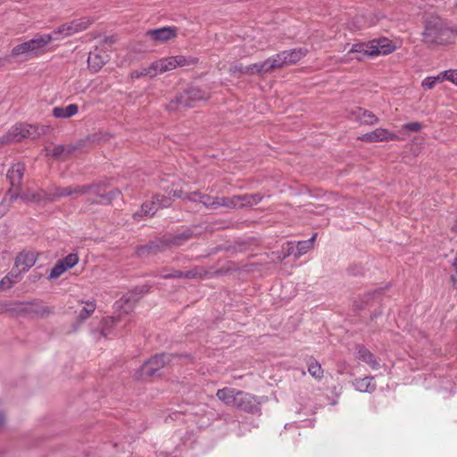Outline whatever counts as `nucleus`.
<instances>
[{"label":"nucleus","mask_w":457,"mask_h":457,"mask_svg":"<svg viewBox=\"0 0 457 457\" xmlns=\"http://www.w3.org/2000/svg\"><path fill=\"white\" fill-rule=\"evenodd\" d=\"M108 54L98 48L91 51L87 57V63L90 70L94 72H97L102 67L108 62Z\"/></svg>","instance_id":"19"},{"label":"nucleus","mask_w":457,"mask_h":457,"mask_svg":"<svg viewBox=\"0 0 457 457\" xmlns=\"http://www.w3.org/2000/svg\"><path fill=\"white\" fill-rule=\"evenodd\" d=\"M21 280V276L12 269L5 277L0 280V291L11 288Z\"/></svg>","instance_id":"28"},{"label":"nucleus","mask_w":457,"mask_h":457,"mask_svg":"<svg viewBox=\"0 0 457 457\" xmlns=\"http://www.w3.org/2000/svg\"><path fill=\"white\" fill-rule=\"evenodd\" d=\"M244 68L242 64H233L229 67V72L235 76L245 75Z\"/></svg>","instance_id":"45"},{"label":"nucleus","mask_w":457,"mask_h":457,"mask_svg":"<svg viewBox=\"0 0 457 457\" xmlns=\"http://www.w3.org/2000/svg\"><path fill=\"white\" fill-rule=\"evenodd\" d=\"M159 210V206L157 204L156 199H154V196L151 200L145 201L141 205V213H135L134 217L137 219V217L149 216L152 217L154 213Z\"/></svg>","instance_id":"27"},{"label":"nucleus","mask_w":457,"mask_h":457,"mask_svg":"<svg viewBox=\"0 0 457 457\" xmlns=\"http://www.w3.org/2000/svg\"><path fill=\"white\" fill-rule=\"evenodd\" d=\"M46 194L43 195L40 192H32L30 190H28L27 192L23 194H20L18 198L22 199L26 202H39L42 199L46 198Z\"/></svg>","instance_id":"35"},{"label":"nucleus","mask_w":457,"mask_h":457,"mask_svg":"<svg viewBox=\"0 0 457 457\" xmlns=\"http://www.w3.org/2000/svg\"><path fill=\"white\" fill-rule=\"evenodd\" d=\"M0 312H7L12 316H40L45 317L53 312L49 307L38 306L35 303H6L0 306Z\"/></svg>","instance_id":"2"},{"label":"nucleus","mask_w":457,"mask_h":457,"mask_svg":"<svg viewBox=\"0 0 457 457\" xmlns=\"http://www.w3.org/2000/svg\"><path fill=\"white\" fill-rule=\"evenodd\" d=\"M449 30L439 18H432L426 22L423 32L424 40L430 44H444Z\"/></svg>","instance_id":"6"},{"label":"nucleus","mask_w":457,"mask_h":457,"mask_svg":"<svg viewBox=\"0 0 457 457\" xmlns=\"http://www.w3.org/2000/svg\"><path fill=\"white\" fill-rule=\"evenodd\" d=\"M240 390L225 387L217 391L216 396L228 406L235 407Z\"/></svg>","instance_id":"20"},{"label":"nucleus","mask_w":457,"mask_h":457,"mask_svg":"<svg viewBox=\"0 0 457 457\" xmlns=\"http://www.w3.org/2000/svg\"><path fill=\"white\" fill-rule=\"evenodd\" d=\"M245 40H246L245 45L249 44L250 48L253 51L257 50V49H263V47H264V44L261 40L255 41L254 38H250V37H247V38Z\"/></svg>","instance_id":"44"},{"label":"nucleus","mask_w":457,"mask_h":457,"mask_svg":"<svg viewBox=\"0 0 457 457\" xmlns=\"http://www.w3.org/2000/svg\"><path fill=\"white\" fill-rule=\"evenodd\" d=\"M373 377H365L361 378H356L353 385L357 391L362 393H372L376 390V385L372 382Z\"/></svg>","instance_id":"24"},{"label":"nucleus","mask_w":457,"mask_h":457,"mask_svg":"<svg viewBox=\"0 0 457 457\" xmlns=\"http://www.w3.org/2000/svg\"><path fill=\"white\" fill-rule=\"evenodd\" d=\"M360 140L365 142H383V141H393L399 139L398 136L389 130L382 128L376 129L373 131L363 134L359 137Z\"/></svg>","instance_id":"16"},{"label":"nucleus","mask_w":457,"mask_h":457,"mask_svg":"<svg viewBox=\"0 0 457 457\" xmlns=\"http://www.w3.org/2000/svg\"><path fill=\"white\" fill-rule=\"evenodd\" d=\"M192 237V232L186 229L177 234H167L160 239L151 241L145 245L137 247V253L138 256H145L150 253H155L163 251L166 248H175L185 245Z\"/></svg>","instance_id":"1"},{"label":"nucleus","mask_w":457,"mask_h":457,"mask_svg":"<svg viewBox=\"0 0 457 457\" xmlns=\"http://www.w3.org/2000/svg\"><path fill=\"white\" fill-rule=\"evenodd\" d=\"M149 291L148 286L137 287L132 291L122 295L118 301L115 303V308L118 312L121 313L128 314L131 312L136 305V303L139 301L143 295L146 294Z\"/></svg>","instance_id":"8"},{"label":"nucleus","mask_w":457,"mask_h":457,"mask_svg":"<svg viewBox=\"0 0 457 457\" xmlns=\"http://www.w3.org/2000/svg\"><path fill=\"white\" fill-rule=\"evenodd\" d=\"M154 199H156L159 209L168 208L172 204V197L169 195L155 194L154 195Z\"/></svg>","instance_id":"39"},{"label":"nucleus","mask_w":457,"mask_h":457,"mask_svg":"<svg viewBox=\"0 0 457 457\" xmlns=\"http://www.w3.org/2000/svg\"><path fill=\"white\" fill-rule=\"evenodd\" d=\"M260 404L261 403L257 400L256 396L240 391L235 407L245 412L255 413L260 411Z\"/></svg>","instance_id":"14"},{"label":"nucleus","mask_w":457,"mask_h":457,"mask_svg":"<svg viewBox=\"0 0 457 457\" xmlns=\"http://www.w3.org/2000/svg\"><path fill=\"white\" fill-rule=\"evenodd\" d=\"M92 23L93 20L91 18L82 17L62 24L48 35L54 36V40H60L87 29Z\"/></svg>","instance_id":"5"},{"label":"nucleus","mask_w":457,"mask_h":457,"mask_svg":"<svg viewBox=\"0 0 457 457\" xmlns=\"http://www.w3.org/2000/svg\"><path fill=\"white\" fill-rule=\"evenodd\" d=\"M9 131L12 140L21 142L24 138L36 139L39 137L43 129L30 124L19 123L12 127Z\"/></svg>","instance_id":"13"},{"label":"nucleus","mask_w":457,"mask_h":457,"mask_svg":"<svg viewBox=\"0 0 457 457\" xmlns=\"http://www.w3.org/2000/svg\"><path fill=\"white\" fill-rule=\"evenodd\" d=\"M96 185H81L71 187V195L81 196L84 195H87L91 192L92 189L97 188Z\"/></svg>","instance_id":"36"},{"label":"nucleus","mask_w":457,"mask_h":457,"mask_svg":"<svg viewBox=\"0 0 457 457\" xmlns=\"http://www.w3.org/2000/svg\"><path fill=\"white\" fill-rule=\"evenodd\" d=\"M252 65L255 75L259 76H263L277 70L273 56L267 58L263 62L253 63Z\"/></svg>","instance_id":"22"},{"label":"nucleus","mask_w":457,"mask_h":457,"mask_svg":"<svg viewBox=\"0 0 457 457\" xmlns=\"http://www.w3.org/2000/svg\"><path fill=\"white\" fill-rule=\"evenodd\" d=\"M403 128L409 131L417 132V131L420 130L421 124L419 122H410V123L404 124Z\"/></svg>","instance_id":"46"},{"label":"nucleus","mask_w":457,"mask_h":457,"mask_svg":"<svg viewBox=\"0 0 457 457\" xmlns=\"http://www.w3.org/2000/svg\"><path fill=\"white\" fill-rule=\"evenodd\" d=\"M132 79H139L142 77H155L157 76L155 70H154V62H152L148 67H144L139 70L133 71L130 74Z\"/></svg>","instance_id":"33"},{"label":"nucleus","mask_w":457,"mask_h":457,"mask_svg":"<svg viewBox=\"0 0 457 457\" xmlns=\"http://www.w3.org/2000/svg\"><path fill=\"white\" fill-rule=\"evenodd\" d=\"M96 186H98L97 188H94L91 190V192L89 194H93L96 196H98L100 199H101V195L102 194V187L104 186V185H102V184H96Z\"/></svg>","instance_id":"48"},{"label":"nucleus","mask_w":457,"mask_h":457,"mask_svg":"<svg viewBox=\"0 0 457 457\" xmlns=\"http://www.w3.org/2000/svg\"><path fill=\"white\" fill-rule=\"evenodd\" d=\"M262 199V195L260 194L235 195L232 198H220L216 199L212 203H208L204 200V196H202V204L204 205H219V206H252L259 204Z\"/></svg>","instance_id":"7"},{"label":"nucleus","mask_w":457,"mask_h":457,"mask_svg":"<svg viewBox=\"0 0 457 457\" xmlns=\"http://www.w3.org/2000/svg\"><path fill=\"white\" fill-rule=\"evenodd\" d=\"M371 45L370 42L368 43H357L352 46L351 49L349 50L347 56L351 54H356L357 56L355 57L358 61L363 60L365 56H372L371 53Z\"/></svg>","instance_id":"23"},{"label":"nucleus","mask_w":457,"mask_h":457,"mask_svg":"<svg viewBox=\"0 0 457 457\" xmlns=\"http://www.w3.org/2000/svg\"><path fill=\"white\" fill-rule=\"evenodd\" d=\"M196 95L197 92L187 91L177 99V102L183 107H192L194 106L192 102L195 101V98H193L192 96H195Z\"/></svg>","instance_id":"34"},{"label":"nucleus","mask_w":457,"mask_h":457,"mask_svg":"<svg viewBox=\"0 0 457 457\" xmlns=\"http://www.w3.org/2000/svg\"><path fill=\"white\" fill-rule=\"evenodd\" d=\"M443 80H449L457 85V70H449L441 72Z\"/></svg>","instance_id":"43"},{"label":"nucleus","mask_w":457,"mask_h":457,"mask_svg":"<svg viewBox=\"0 0 457 457\" xmlns=\"http://www.w3.org/2000/svg\"><path fill=\"white\" fill-rule=\"evenodd\" d=\"M452 229L454 231H457V219H456L455 224L453 226Z\"/></svg>","instance_id":"54"},{"label":"nucleus","mask_w":457,"mask_h":457,"mask_svg":"<svg viewBox=\"0 0 457 457\" xmlns=\"http://www.w3.org/2000/svg\"><path fill=\"white\" fill-rule=\"evenodd\" d=\"M85 305L79 311L78 320L79 322H83L87 320L96 311V304L94 300L83 302Z\"/></svg>","instance_id":"29"},{"label":"nucleus","mask_w":457,"mask_h":457,"mask_svg":"<svg viewBox=\"0 0 457 457\" xmlns=\"http://www.w3.org/2000/svg\"><path fill=\"white\" fill-rule=\"evenodd\" d=\"M79 111L76 104H71L65 107H54L53 109V115L55 118L67 119L75 115Z\"/></svg>","instance_id":"26"},{"label":"nucleus","mask_w":457,"mask_h":457,"mask_svg":"<svg viewBox=\"0 0 457 457\" xmlns=\"http://www.w3.org/2000/svg\"><path fill=\"white\" fill-rule=\"evenodd\" d=\"M11 143H15V141L12 140V137L11 136V133L8 130V132L6 134L0 137V147H2L4 145L11 144Z\"/></svg>","instance_id":"47"},{"label":"nucleus","mask_w":457,"mask_h":457,"mask_svg":"<svg viewBox=\"0 0 457 457\" xmlns=\"http://www.w3.org/2000/svg\"><path fill=\"white\" fill-rule=\"evenodd\" d=\"M197 274L195 270H188L187 272H182L180 270H175L171 273H164L161 274L162 278H194Z\"/></svg>","instance_id":"37"},{"label":"nucleus","mask_w":457,"mask_h":457,"mask_svg":"<svg viewBox=\"0 0 457 457\" xmlns=\"http://www.w3.org/2000/svg\"><path fill=\"white\" fill-rule=\"evenodd\" d=\"M61 262L67 269H71L78 263L79 257L75 253H70L65 258L62 259Z\"/></svg>","instance_id":"42"},{"label":"nucleus","mask_w":457,"mask_h":457,"mask_svg":"<svg viewBox=\"0 0 457 457\" xmlns=\"http://www.w3.org/2000/svg\"><path fill=\"white\" fill-rule=\"evenodd\" d=\"M37 259V254L31 251H22L20 253L15 260V264L12 269H15L16 272L21 277L22 273L27 272L34 264Z\"/></svg>","instance_id":"15"},{"label":"nucleus","mask_w":457,"mask_h":457,"mask_svg":"<svg viewBox=\"0 0 457 457\" xmlns=\"http://www.w3.org/2000/svg\"><path fill=\"white\" fill-rule=\"evenodd\" d=\"M316 234L313 235L311 238L304 241H299L296 246V252L295 253V257H300L303 254L306 253L310 249L313 247L314 240Z\"/></svg>","instance_id":"32"},{"label":"nucleus","mask_w":457,"mask_h":457,"mask_svg":"<svg viewBox=\"0 0 457 457\" xmlns=\"http://www.w3.org/2000/svg\"><path fill=\"white\" fill-rule=\"evenodd\" d=\"M24 171L25 166L21 162L14 163L7 170L6 177L11 185V187L7 192V195L10 196L11 202L18 199L20 195V187L23 179Z\"/></svg>","instance_id":"10"},{"label":"nucleus","mask_w":457,"mask_h":457,"mask_svg":"<svg viewBox=\"0 0 457 457\" xmlns=\"http://www.w3.org/2000/svg\"><path fill=\"white\" fill-rule=\"evenodd\" d=\"M356 358L366 362L372 370H378L380 367L374 354L363 345L357 346Z\"/></svg>","instance_id":"21"},{"label":"nucleus","mask_w":457,"mask_h":457,"mask_svg":"<svg viewBox=\"0 0 457 457\" xmlns=\"http://www.w3.org/2000/svg\"><path fill=\"white\" fill-rule=\"evenodd\" d=\"M453 266L455 267V271H456V274H457V258L453 262Z\"/></svg>","instance_id":"53"},{"label":"nucleus","mask_w":457,"mask_h":457,"mask_svg":"<svg viewBox=\"0 0 457 457\" xmlns=\"http://www.w3.org/2000/svg\"><path fill=\"white\" fill-rule=\"evenodd\" d=\"M120 195V191L117 188H114L108 192L107 194L101 195V200L99 203L102 204H109L112 199L118 197Z\"/></svg>","instance_id":"41"},{"label":"nucleus","mask_w":457,"mask_h":457,"mask_svg":"<svg viewBox=\"0 0 457 457\" xmlns=\"http://www.w3.org/2000/svg\"><path fill=\"white\" fill-rule=\"evenodd\" d=\"M192 62V60L187 59L183 55L170 56L154 62V70H155L156 74L159 75L166 71H172L178 67L190 65Z\"/></svg>","instance_id":"12"},{"label":"nucleus","mask_w":457,"mask_h":457,"mask_svg":"<svg viewBox=\"0 0 457 457\" xmlns=\"http://www.w3.org/2000/svg\"><path fill=\"white\" fill-rule=\"evenodd\" d=\"M5 199H4L0 204V218L4 215L8 210V206L4 205Z\"/></svg>","instance_id":"51"},{"label":"nucleus","mask_w":457,"mask_h":457,"mask_svg":"<svg viewBox=\"0 0 457 457\" xmlns=\"http://www.w3.org/2000/svg\"><path fill=\"white\" fill-rule=\"evenodd\" d=\"M64 152V147L62 145H56L53 149V155L54 156H60Z\"/></svg>","instance_id":"49"},{"label":"nucleus","mask_w":457,"mask_h":457,"mask_svg":"<svg viewBox=\"0 0 457 457\" xmlns=\"http://www.w3.org/2000/svg\"><path fill=\"white\" fill-rule=\"evenodd\" d=\"M308 372L312 378L318 380H320L324 376L320 363L313 358H311L308 361Z\"/></svg>","instance_id":"30"},{"label":"nucleus","mask_w":457,"mask_h":457,"mask_svg":"<svg viewBox=\"0 0 457 457\" xmlns=\"http://www.w3.org/2000/svg\"><path fill=\"white\" fill-rule=\"evenodd\" d=\"M69 195H71V187H56L54 188L53 192L46 194V198L50 201H54L60 197H65Z\"/></svg>","instance_id":"31"},{"label":"nucleus","mask_w":457,"mask_h":457,"mask_svg":"<svg viewBox=\"0 0 457 457\" xmlns=\"http://www.w3.org/2000/svg\"><path fill=\"white\" fill-rule=\"evenodd\" d=\"M371 45L372 56L386 55L393 53L395 50V46L393 42L386 38L381 37L370 41Z\"/></svg>","instance_id":"18"},{"label":"nucleus","mask_w":457,"mask_h":457,"mask_svg":"<svg viewBox=\"0 0 457 457\" xmlns=\"http://www.w3.org/2000/svg\"><path fill=\"white\" fill-rule=\"evenodd\" d=\"M68 269L64 266V264L59 260L53 269L50 271L49 277L50 278H57L62 273H64Z\"/></svg>","instance_id":"40"},{"label":"nucleus","mask_w":457,"mask_h":457,"mask_svg":"<svg viewBox=\"0 0 457 457\" xmlns=\"http://www.w3.org/2000/svg\"><path fill=\"white\" fill-rule=\"evenodd\" d=\"M350 119L361 125H374L378 122V118L371 112L361 107H355L350 112Z\"/></svg>","instance_id":"17"},{"label":"nucleus","mask_w":457,"mask_h":457,"mask_svg":"<svg viewBox=\"0 0 457 457\" xmlns=\"http://www.w3.org/2000/svg\"><path fill=\"white\" fill-rule=\"evenodd\" d=\"M54 36L37 35L32 39L14 46L12 50V56L37 55L43 49L54 40Z\"/></svg>","instance_id":"3"},{"label":"nucleus","mask_w":457,"mask_h":457,"mask_svg":"<svg viewBox=\"0 0 457 457\" xmlns=\"http://www.w3.org/2000/svg\"><path fill=\"white\" fill-rule=\"evenodd\" d=\"M4 423V417L2 412H0V428L3 427Z\"/></svg>","instance_id":"52"},{"label":"nucleus","mask_w":457,"mask_h":457,"mask_svg":"<svg viewBox=\"0 0 457 457\" xmlns=\"http://www.w3.org/2000/svg\"><path fill=\"white\" fill-rule=\"evenodd\" d=\"M442 81H443V78H442V74L440 73L437 76L427 77L426 79H423L421 86L424 89L428 90V89L433 88L436 83H439Z\"/></svg>","instance_id":"38"},{"label":"nucleus","mask_w":457,"mask_h":457,"mask_svg":"<svg viewBox=\"0 0 457 457\" xmlns=\"http://www.w3.org/2000/svg\"><path fill=\"white\" fill-rule=\"evenodd\" d=\"M169 195L172 197V201L175 198H183L192 202H197L198 199L200 198L197 190L190 192L189 189L187 188V186H186V187L184 188H181L180 190H170L169 192Z\"/></svg>","instance_id":"25"},{"label":"nucleus","mask_w":457,"mask_h":457,"mask_svg":"<svg viewBox=\"0 0 457 457\" xmlns=\"http://www.w3.org/2000/svg\"><path fill=\"white\" fill-rule=\"evenodd\" d=\"M308 54V49L305 47L294 48L290 50L281 51L273 56L276 69H281L286 66L296 64Z\"/></svg>","instance_id":"9"},{"label":"nucleus","mask_w":457,"mask_h":457,"mask_svg":"<svg viewBox=\"0 0 457 457\" xmlns=\"http://www.w3.org/2000/svg\"><path fill=\"white\" fill-rule=\"evenodd\" d=\"M171 355L169 353L155 354L146 361L139 370L136 373L137 379H145L158 374V371L165 367L171 361Z\"/></svg>","instance_id":"4"},{"label":"nucleus","mask_w":457,"mask_h":457,"mask_svg":"<svg viewBox=\"0 0 457 457\" xmlns=\"http://www.w3.org/2000/svg\"><path fill=\"white\" fill-rule=\"evenodd\" d=\"M452 281H453V283L454 285L457 283V280H456V278H455L454 277H452Z\"/></svg>","instance_id":"55"},{"label":"nucleus","mask_w":457,"mask_h":457,"mask_svg":"<svg viewBox=\"0 0 457 457\" xmlns=\"http://www.w3.org/2000/svg\"><path fill=\"white\" fill-rule=\"evenodd\" d=\"M244 71H245V75H255V73L253 71V67L252 64L245 66V68H244Z\"/></svg>","instance_id":"50"},{"label":"nucleus","mask_w":457,"mask_h":457,"mask_svg":"<svg viewBox=\"0 0 457 457\" xmlns=\"http://www.w3.org/2000/svg\"><path fill=\"white\" fill-rule=\"evenodd\" d=\"M179 29L175 26H166L149 29L145 32V37L154 46L165 44L178 37Z\"/></svg>","instance_id":"11"}]
</instances>
